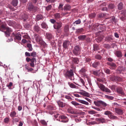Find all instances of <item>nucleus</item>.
<instances>
[{"mask_svg":"<svg viewBox=\"0 0 126 126\" xmlns=\"http://www.w3.org/2000/svg\"><path fill=\"white\" fill-rule=\"evenodd\" d=\"M92 108L93 109H94L95 110H97L98 111H101L102 110V109H101L100 108H98L96 107H94V106H92Z\"/></svg>","mask_w":126,"mask_h":126,"instance_id":"nucleus-51","label":"nucleus"},{"mask_svg":"<svg viewBox=\"0 0 126 126\" xmlns=\"http://www.w3.org/2000/svg\"><path fill=\"white\" fill-rule=\"evenodd\" d=\"M30 53L27 52H26L25 53V55L26 56L30 57L31 56Z\"/></svg>","mask_w":126,"mask_h":126,"instance_id":"nucleus-64","label":"nucleus"},{"mask_svg":"<svg viewBox=\"0 0 126 126\" xmlns=\"http://www.w3.org/2000/svg\"><path fill=\"white\" fill-rule=\"evenodd\" d=\"M94 49L95 51L99 49V47L97 45H95L94 46Z\"/></svg>","mask_w":126,"mask_h":126,"instance_id":"nucleus-43","label":"nucleus"},{"mask_svg":"<svg viewBox=\"0 0 126 126\" xmlns=\"http://www.w3.org/2000/svg\"><path fill=\"white\" fill-rule=\"evenodd\" d=\"M105 72L108 74H110V70L108 69H105L104 70Z\"/></svg>","mask_w":126,"mask_h":126,"instance_id":"nucleus-61","label":"nucleus"},{"mask_svg":"<svg viewBox=\"0 0 126 126\" xmlns=\"http://www.w3.org/2000/svg\"><path fill=\"white\" fill-rule=\"evenodd\" d=\"M88 113L89 114H93L97 113V112L93 110H90L88 111Z\"/></svg>","mask_w":126,"mask_h":126,"instance_id":"nucleus-37","label":"nucleus"},{"mask_svg":"<svg viewBox=\"0 0 126 126\" xmlns=\"http://www.w3.org/2000/svg\"><path fill=\"white\" fill-rule=\"evenodd\" d=\"M42 28L45 29L47 28V24L45 22L42 23L41 24Z\"/></svg>","mask_w":126,"mask_h":126,"instance_id":"nucleus-35","label":"nucleus"},{"mask_svg":"<svg viewBox=\"0 0 126 126\" xmlns=\"http://www.w3.org/2000/svg\"><path fill=\"white\" fill-rule=\"evenodd\" d=\"M27 46L29 48L28 49V51H31L33 49L32 48V45L31 44H28L27 45Z\"/></svg>","mask_w":126,"mask_h":126,"instance_id":"nucleus-32","label":"nucleus"},{"mask_svg":"<svg viewBox=\"0 0 126 126\" xmlns=\"http://www.w3.org/2000/svg\"><path fill=\"white\" fill-rule=\"evenodd\" d=\"M63 4H60L58 7V8L59 9H61L62 10H63Z\"/></svg>","mask_w":126,"mask_h":126,"instance_id":"nucleus-57","label":"nucleus"},{"mask_svg":"<svg viewBox=\"0 0 126 126\" xmlns=\"http://www.w3.org/2000/svg\"><path fill=\"white\" fill-rule=\"evenodd\" d=\"M92 73L94 75L96 76H98L99 75V74L97 71H93L92 72Z\"/></svg>","mask_w":126,"mask_h":126,"instance_id":"nucleus-54","label":"nucleus"},{"mask_svg":"<svg viewBox=\"0 0 126 126\" xmlns=\"http://www.w3.org/2000/svg\"><path fill=\"white\" fill-rule=\"evenodd\" d=\"M115 55L118 57H121L122 56V54L121 52L119 51H116L115 53Z\"/></svg>","mask_w":126,"mask_h":126,"instance_id":"nucleus-24","label":"nucleus"},{"mask_svg":"<svg viewBox=\"0 0 126 126\" xmlns=\"http://www.w3.org/2000/svg\"><path fill=\"white\" fill-rule=\"evenodd\" d=\"M104 46L107 48H109L110 47V46L108 44H105L104 45Z\"/></svg>","mask_w":126,"mask_h":126,"instance_id":"nucleus-63","label":"nucleus"},{"mask_svg":"<svg viewBox=\"0 0 126 126\" xmlns=\"http://www.w3.org/2000/svg\"><path fill=\"white\" fill-rule=\"evenodd\" d=\"M46 37L49 40H50L52 37V34L49 33H47L46 34Z\"/></svg>","mask_w":126,"mask_h":126,"instance_id":"nucleus-20","label":"nucleus"},{"mask_svg":"<svg viewBox=\"0 0 126 126\" xmlns=\"http://www.w3.org/2000/svg\"><path fill=\"white\" fill-rule=\"evenodd\" d=\"M9 121V118H6L4 120V122L6 123H8Z\"/></svg>","mask_w":126,"mask_h":126,"instance_id":"nucleus-56","label":"nucleus"},{"mask_svg":"<svg viewBox=\"0 0 126 126\" xmlns=\"http://www.w3.org/2000/svg\"><path fill=\"white\" fill-rule=\"evenodd\" d=\"M65 76L66 78H68L71 80H74V73L73 70L70 69L67 71L65 74Z\"/></svg>","mask_w":126,"mask_h":126,"instance_id":"nucleus-2","label":"nucleus"},{"mask_svg":"<svg viewBox=\"0 0 126 126\" xmlns=\"http://www.w3.org/2000/svg\"><path fill=\"white\" fill-rule=\"evenodd\" d=\"M95 58L99 60H102V56L99 54L95 55Z\"/></svg>","mask_w":126,"mask_h":126,"instance_id":"nucleus-30","label":"nucleus"},{"mask_svg":"<svg viewBox=\"0 0 126 126\" xmlns=\"http://www.w3.org/2000/svg\"><path fill=\"white\" fill-rule=\"evenodd\" d=\"M47 109L49 110H53V107L49 105L47 107Z\"/></svg>","mask_w":126,"mask_h":126,"instance_id":"nucleus-55","label":"nucleus"},{"mask_svg":"<svg viewBox=\"0 0 126 126\" xmlns=\"http://www.w3.org/2000/svg\"><path fill=\"white\" fill-rule=\"evenodd\" d=\"M33 28L34 31L35 32H38L40 31L41 29L37 24H35Z\"/></svg>","mask_w":126,"mask_h":126,"instance_id":"nucleus-14","label":"nucleus"},{"mask_svg":"<svg viewBox=\"0 0 126 126\" xmlns=\"http://www.w3.org/2000/svg\"><path fill=\"white\" fill-rule=\"evenodd\" d=\"M30 61L31 63H30V65L32 67H34L35 66L34 63V62L35 63L36 61L35 58L33 57L32 59H31Z\"/></svg>","mask_w":126,"mask_h":126,"instance_id":"nucleus-11","label":"nucleus"},{"mask_svg":"<svg viewBox=\"0 0 126 126\" xmlns=\"http://www.w3.org/2000/svg\"><path fill=\"white\" fill-rule=\"evenodd\" d=\"M25 68L27 69L28 72L32 71L33 70V69L32 68H28V66L26 65H25Z\"/></svg>","mask_w":126,"mask_h":126,"instance_id":"nucleus-44","label":"nucleus"},{"mask_svg":"<svg viewBox=\"0 0 126 126\" xmlns=\"http://www.w3.org/2000/svg\"><path fill=\"white\" fill-rule=\"evenodd\" d=\"M98 85L101 91L107 93H110L111 92L110 90L108 88L106 87L103 85L99 83L98 84Z\"/></svg>","mask_w":126,"mask_h":126,"instance_id":"nucleus-5","label":"nucleus"},{"mask_svg":"<svg viewBox=\"0 0 126 126\" xmlns=\"http://www.w3.org/2000/svg\"><path fill=\"white\" fill-rule=\"evenodd\" d=\"M70 42L68 41H65L63 43V47L65 49L67 48L68 46L69 45Z\"/></svg>","mask_w":126,"mask_h":126,"instance_id":"nucleus-15","label":"nucleus"},{"mask_svg":"<svg viewBox=\"0 0 126 126\" xmlns=\"http://www.w3.org/2000/svg\"><path fill=\"white\" fill-rule=\"evenodd\" d=\"M123 7V3L121 2L119 3L118 5V8L120 10H122Z\"/></svg>","mask_w":126,"mask_h":126,"instance_id":"nucleus-27","label":"nucleus"},{"mask_svg":"<svg viewBox=\"0 0 126 126\" xmlns=\"http://www.w3.org/2000/svg\"><path fill=\"white\" fill-rule=\"evenodd\" d=\"M79 50V46L78 45L76 46L73 50V53L76 55H78Z\"/></svg>","mask_w":126,"mask_h":126,"instance_id":"nucleus-12","label":"nucleus"},{"mask_svg":"<svg viewBox=\"0 0 126 126\" xmlns=\"http://www.w3.org/2000/svg\"><path fill=\"white\" fill-rule=\"evenodd\" d=\"M6 26L5 23L2 24L0 27V31L4 32L6 37H9L12 31L11 28L7 27Z\"/></svg>","mask_w":126,"mask_h":126,"instance_id":"nucleus-1","label":"nucleus"},{"mask_svg":"<svg viewBox=\"0 0 126 126\" xmlns=\"http://www.w3.org/2000/svg\"><path fill=\"white\" fill-rule=\"evenodd\" d=\"M86 36L85 35H80L79 36V39L83 40L84 39L86 38Z\"/></svg>","mask_w":126,"mask_h":126,"instance_id":"nucleus-53","label":"nucleus"},{"mask_svg":"<svg viewBox=\"0 0 126 126\" xmlns=\"http://www.w3.org/2000/svg\"><path fill=\"white\" fill-rule=\"evenodd\" d=\"M41 123L43 125H46L47 123L44 120H42L40 121Z\"/></svg>","mask_w":126,"mask_h":126,"instance_id":"nucleus-52","label":"nucleus"},{"mask_svg":"<svg viewBox=\"0 0 126 126\" xmlns=\"http://www.w3.org/2000/svg\"><path fill=\"white\" fill-rule=\"evenodd\" d=\"M105 98L109 99H110L111 100H112L114 98L113 97L107 95H105Z\"/></svg>","mask_w":126,"mask_h":126,"instance_id":"nucleus-36","label":"nucleus"},{"mask_svg":"<svg viewBox=\"0 0 126 126\" xmlns=\"http://www.w3.org/2000/svg\"><path fill=\"white\" fill-rule=\"evenodd\" d=\"M103 38L101 36H100L98 37L96 39V41L99 42H100L102 39Z\"/></svg>","mask_w":126,"mask_h":126,"instance_id":"nucleus-47","label":"nucleus"},{"mask_svg":"<svg viewBox=\"0 0 126 126\" xmlns=\"http://www.w3.org/2000/svg\"><path fill=\"white\" fill-rule=\"evenodd\" d=\"M112 114V113L111 112L108 110L105 111L104 112V114L105 115L108 116L109 118V116Z\"/></svg>","mask_w":126,"mask_h":126,"instance_id":"nucleus-22","label":"nucleus"},{"mask_svg":"<svg viewBox=\"0 0 126 126\" xmlns=\"http://www.w3.org/2000/svg\"><path fill=\"white\" fill-rule=\"evenodd\" d=\"M71 8V6L70 5L67 4L65 5L64 7L63 10L64 11L69 10Z\"/></svg>","mask_w":126,"mask_h":126,"instance_id":"nucleus-21","label":"nucleus"},{"mask_svg":"<svg viewBox=\"0 0 126 126\" xmlns=\"http://www.w3.org/2000/svg\"><path fill=\"white\" fill-rule=\"evenodd\" d=\"M111 119H118V117L114 115H113L111 114L109 116V118Z\"/></svg>","mask_w":126,"mask_h":126,"instance_id":"nucleus-28","label":"nucleus"},{"mask_svg":"<svg viewBox=\"0 0 126 126\" xmlns=\"http://www.w3.org/2000/svg\"><path fill=\"white\" fill-rule=\"evenodd\" d=\"M71 103L76 107L79 105V104L75 101H72L71 102Z\"/></svg>","mask_w":126,"mask_h":126,"instance_id":"nucleus-48","label":"nucleus"},{"mask_svg":"<svg viewBox=\"0 0 126 126\" xmlns=\"http://www.w3.org/2000/svg\"><path fill=\"white\" fill-rule=\"evenodd\" d=\"M116 91L118 93L122 95H124L125 94L123 89L120 87H119L117 88Z\"/></svg>","mask_w":126,"mask_h":126,"instance_id":"nucleus-10","label":"nucleus"},{"mask_svg":"<svg viewBox=\"0 0 126 126\" xmlns=\"http://www.w3.org/2000/svg\"><path fill=\"white\" fill-rule=\"evenodd\" d=\"M59 118L62 120L67 119H68L66 116L64 115L59 116Z\"/></svg>","mask_w":126,"mask_h":126,"instance_id":"nucleus-38","label":"nucleus"},{"mask_svg":"<svg viewBox=\"0 0 126 126\" xmlns=\"http://www.w3.org/2000/svg\"><path fill=\"white\" fill-rule=\"evenodd\" d=\"M94 103L97 107H99L102 105L103 107H105L107 106L108 104L104 102L101 100H99L97 101H94Z\"/></svg>","mask_w":126,"mask_h":126,"instance_id":"nucleus-4","label":"nucleus"},{"mask_svg":"<svg viewBox=\"0 0 126 126\" xmlns=\"http://www.w3.org/2000/svg\"><path fill=\"white\" fill-rule=\"evenodd\" d=\"M99 63L98 62H94L92 64V66L94 68H96L99 65Z\"/></svg>","mask_w":126,"mask_h":126,"instance_id":"nucleus-34","label":"nucleus"},{"mask_svg":"<svg viewBox=\"0 0 126 126\" xmlns=\"http://www.w3.org/2000/svg\"><path fill=\"white\" fill-rule=\"evenodd\" d=\"M34 36L37 42L40 43L42 41V39L39 34L35 33Z\"/></svg>","mask_w":126,"mask_h":126,"instance_id":"nucleus-7","label":"nucleus"},{"mask_svg":"<svg viewBox=\"0 0 126 126\" xmlns=\"http://www.w3.org/2000/svg\"><path fill=\"white\" fill-rule=\"evenodd\" d=\"M16 112L14 111H12L10 113V115L12 118H14L16 115Z\"/></svg>","mask_w":126,"mask_h":126,"instance_id":"nucleus-29","label":"nucleus"},{"mask_svg":"<svg viewBox=\"0 0 126 126\" xmlns=\"http://www.w3.org/2000/svg\"><path fill=\"white\" fill-rule=\"evenodd\" d=\"M23 38L26 39H27L29 40L30 39V38L28 34H26L23 36Z\"/></svg>","mask_w":126,"mask_h":126,"instance_id":"nucleus-49","label":"nucleus"},{"mask_svg":"<svg viewBox=\"0 0 126 126\" xmlns=\"http://www.w3.org/2000/svg\"><path fill=\"white\" fill-rule=\"evenodd\" d=\"M18 3V0H13L12 2V4L13 6H17Z\"/></svg>","mask_w":126,"mask_h":126,"instance_id":"nucleus-26","label":"nucleus"},{"mask_svg":"<svg viewBox=\"0 0 126 126\" xmlns=\"http://www.w3.org/2000/svg\"><path fill=\"white\" fill-rule=\"evenodd\" d=\"M68 84L70 86L71 88H76V86L73 83H68Z\"/></svg>","mask_w":126,"mask_h":126,"instance_id":"nucleus-41","label":"nucleus"},{"mask_svg":"<svg viewBox=\"0 0 126 126\" xmlns=\"http://www.w3.org/2000/svg\"><path fill=\"white\" fill-rule=\"evenodd\" d=\"M80 81L82 84V86H84L85 85V82L82 79H80Z\"/></svg>","mask_w":126,"mask_h":126,"instance_id":"nucleus-59","label":"nucleus"},{"mask_svg":"<svg viewBox=\"0 0 126 126\" xmlns=\"http://www.w3.org/2000/svg\"><path fill=\"white\" fill-rule=\"evenodd\" d=\"M115 111L116 113L119 115H121L123 113L122 110L118 108H115Z\"/></svg>","mask_w":126,"mask_h":126,"instance_id":"nucleus-18","label":"nucleus"},{"mask_svg":"<svg viewBox=\"0 0 126 126\" xmlns=\"http://www.w3.org/2000/svg\"><path fill=\"white\" fill-rule=\"evenodd\" d=\"M14 122H18L19 119L18 118H12Z\"/></svg>","mask_w":126,"mask_h":126,"instance_id":"nucleus-60","label":"nucleus"},{"mask_svg":"<svg viewBox=\"0 0 126 126\" xmlns=\"http://www.w3.org/2000/svg\"><path fill=\"white\" fill-rule=\"evenodd\" d=\"M52 7L51 5H49L46 7V10L47 11H48L51 9Z\"/></svg>","mask_w":126,"mask_h":126,"instance_id":"nucleus-33","label":"nucleus"},{"mask_svg":"<svg viewBox=\"0 0 126 126\" xmlns=\"http://www.w3.org/2000/svg\"><path fill=\"white\" fill-rule=\"evenodd\" d=\"M79 102L86 105H89V103L88 102L79 99Z\"/></svg>","mask_w":126,"mask_h":126,"instance_id":"nucleus-31","label":"nucleus"},{"mask_svg":"<svg viewBox=\"0 0 126 126\" xmlns=\"http://www.w3.org/2000/svg\"><path fill=\"white\" fill-rule=\"evenodd\" d=\"M12 85V83L11 82H10L9 84L7 85V86L9 88L11 89V87Z\"/></svg>","mask_w":126,"mask_h":126,"instance_id":"nucleus-58","label":"nucleus"},{"mask_svg":"<svg viewBox=\"0 0 126 126\" xmlns=\"http://www.w3.org/2000/svg\"><path fill=\"white\" fill-rule=\"evenodd\" d=\"M43 18V16L41 14H39L37 15L36 17V19L37 21L42 19Z\"/></svg>","mask_w":126,"mask_h":126,"instance_id":"nucleus-25","label":"nucleus"},{"mask_svg":"<svg viewBox=\"0 0 126 126\" xmlns=\"http://www.w3.org/2000/svg\"><path fill=\"white\" fill-rule=\"evenodd\" d=\"M55 18L56 19L60 18L61 17L60 14L59 13H55L54 15Z\"/></svg>","mask_w":126,"mask_h":126,"instance_id":"nucleus-23","label":"nucleus"},{"mask_svg":"<svg viewBox=\"0 0 126 126\" xmlns=\"http://www.w3.org/2000/svg\"><path fill=\"white\" fill-rule=\"evenodd\" d=\"M40 43L41 44V45L42 46H43L44 47H47V44L43 40H42V41L41 42V43Z\"/></svg>","mask_w":126,"mask_h":126,"instance_id":"nucleus-40","label":"nucleus"},{"mask_svg":"<svg viewBox=\"0 0 126 126\" xmlns=\"http://www.w3.org/2000/svg\"><path fill=\"white\" fill-rule=\"evenodd\" d=\"M67 111L68 112L71 114H73L74 111H73V109L71 108H69L67 109Z\"/></svg>","mask_w":126,"mask_h":126,"instance_id":"nucleus-39","label":"nucleus"},{"mask_svg":"<svg viewBox=\"0 0 126 126\" xmlns=\"http://www.w3.org/2000/svg\"><path fill=\"white\" fill-rule=\"evenodd\" d=\"M69 26L68 25H65L64 27L63 31L65 33V35L66 36H68L69 33Z\"/></svg>","mask_w":126,"mask_h":126,"instance_id":"nucleus-8","label":"nucleus"},{"mask_svg":"<svg viewBox=\"0 0 126 126\" xmlns=\"http://www.w3.org/2000/svg\"><path fill=\"white\" fill-rule=\"evenodd\" d=\"M31 56L33 57H35L36 56V53L34 51H33L31 53Z\"/></svg>","mask_w":126,"mask_h":126,"instance_id":"nucleus-42","label":"nucleus"},{"mask_svg":"<svg viewBox=\"0 0 126 126\" xmlns=\"http://www.w3.org/2000/svg\"><path fill=\"white\" fill-rule=\"evenodd\" d=\"M27 8L28 11L33 12H36L37 9V7H36L34 6L31 3H28Z\"/></svg>","mask_w":126,"mask_h":126,"instance_id":"nucleus-3","label":"nucleus"},{"mask_svg":"<svg viewBox=\"0 0 126 126\" xmlns=\"http://www.w3.org/2000/svg\"><path fill=\"white\" fill-rule=\"evenodd\" d=\"M96 121H99L102 123H105L106 121L105 119L103 118H97L96 119Z\"/></svg>","mask_w":126,"mask_h":126,"instance_id":"nucleus-19","label":"nucleus"},{"mask_svg":"<svg viewBox=\"0 0 126 126\" xmlns=\"http://www.w3.org/2000/svg\"><path fill=\"white\" fill-rule=\"evenodd\" d=\"M21 16L22 18L23 19L24 21H25L28 18V16L27 14H21Z\"/></svg>","mask_w":126,"mask_h":126,"instance_id":"nucleus-17","label":"nucleus"},{"mask_svg":"<svg viewBox=\"0 0 126 126\" xmlns=\"http://www.w3.org/2000/svg\"><path fill=\"white\" fill-rule=\"evenodd\" d=\"M31 27V25L29 24H26L24 25V27L28 29L29 28Z\"/></svg>","mask_w":126,"mask_h":126,"instance_id":"nucleus-46","label":"nucleus"},{"mask_svg":"<svg viewBox=\"0 0 126 126\" xmlns=\"http://www.w3.org/2000/svg\"><path fill=\"white\" fill-rule=\"evenodd\" d=\"M62 22H56L53 25V27L54 29L58 30L62 27Z\"/></svg>","mask_w":126,"mask_h":126,"instance_id":"nucleus-6","label":"nucleus"},{"mask_svg":"<svg viewBox=\"0 0 126 126\" xmlns=\"http://www.w3.org/2000/svg\"><path fill=\"white\" fill-rule=\"evenodd\" d=\"M79 50V46L78 45L76 46L73 50V53L76 55H78Z\"/></svg>","mask_w":126,"mask_h":126,"instance_id":"nucleus-13","label":"nucleus"},{"mask_svg":"<svg viewBox=\"0 0 126 126\" xmlns=\"http://www.w3.org/2000/svg\"><path fill=\"white\" fill-rule=\"evenodd\" d=\"M12 35L14 37L15 39H16L18 40H20L21 39V35L17 33L15 34L14 33H13Z\"/></svg>","mask_w":126,"mask_h":126,"instance_id":"nucleus-9","label":"nucleus"},{"mask_svg":"<svg viewBox=\"0 0 126 126\" xmlns=\"http://www.w3.org/2000/svg\"><path fill=\"white\" fill-rule=\"evenodd\" d=\"M79 94L82 95L87 97H89L90 96V94L88 93L83 91H80L79 92Z\"/></svg>","mask_w":126,"mask_h":126,"instance_id":"nucleus-16","label":"nucleus"},{"mask_svg":"<svg viewBox=\"0 0 126 126\" xmlns=\"http://www.w3.org/2000/svg\"><path fill=\"white\" fill-rule=\"evenodd\" d=\"M107 64L109 65H110L113 67H115L116 66V64L114 63H107Z\"/></svg>","mask_w":126,"mask_h":126,"instance_id":"nucleus-50","label":"nucleus"},{"mask_svg":"<svg viewBox=\"0 0 126 126\" xmlns=\"http://www.w3.org/2000/svg\"><path fill=\"white\" fill-rule=\"evenodd\" d=\"M57 103L58 105H59V107H61L62 108V105L63 102L62 101H58L57 102Z\"/></svg>","mask_w":126,"mask_h":126,"instance_id":"nucleus-45","label":"nucleus"},{"mask_svg":"<svg viewBox=\"0 0 126 126\" xmlns=\"http://www.w3.org/2000/svg\"><path fill=\"white\" fill-rule=\"evenodd\" d=\"M73 114H79V110H75L74 111Z\"/></svg>","mask_w":126,"mask_h":126,"instance_id":"nucleus-62","label":"nucleus"}]
</instances>
